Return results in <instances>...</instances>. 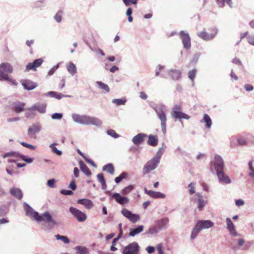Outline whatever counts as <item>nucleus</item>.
I'll return each instance as SVG.
<instances>
[{"label": "nucleus", "mask_w": 254, "mask_h": 254, "mask_svg": "<svg viewBox=\"0 0 254 254\" xmlns=\"http://www.w3.org/2000/svg\"><path fill=\"white\" fill-rule=\"evenodd\" d=\"M71 118L74 123L82 125H94L96 127H100L102 125V122L99 119L88 115L72 113Z\"/></svg>", "instance_id": "f257e3e1"}, {"label": "nucleus", "mask_w": 254, "mask_h": 254, "mask_svg": "<svg viewBox=\"0 0 254 254\" xmlns=\"http://www.w3.org/2000/svg\"><path fill=\"white\" fill-rule=\"evenodd\" d=\"M153 109L155 112L157 118L161 122V127L162 131L164 134L166 132V122H167V108L165 105L163 104H157L153 107Z\"/></svg>", "instance_id": "f03ea898"}, {"label": "nucleus", "mask_w": 254, "mask_h": 254, "mask_svg": "<svg viewBox=\"0 0 254 254\" xmlns=\"http://www.w3.org/2000/svg\"><path fill=\"white\" fill-rule=\"evenodd\" d=\"M41 217L40 220H37L38 222L44 221L48 223V225L45 224H42L41 225V229L44 231H51L57 224V222L52 218V216L48 212H45L40 215Z\"/></svg>", "instance_id": "7ed1b4c3"}, {"label": "nucleus", "mask_w": 254, "mask_h": 254, "mask_svg": "<svg viewBox=\"0 0 254 254\" xmlns=\"http://www.w3.org/2000/svg\"><path fill=\"white\" fill-rule=\"evenodd\" d=\"M13 67L7 63L0 64V81L5 80L9 77L8 74L12 73Z\"/></svg>", "instance_id": "20e7f679"}, {"label": "nucleus", "mask_w": 254, "mask_h": 254, "mask_svg": "<svg viewBox=\"0 0 254 254\" xmlns=\"http://www.w3.org/2000/svg\"><path fill=\"white\" fill-rule=\"evenodd\" d=\"M159 162L160 161L157 159H155L154 158H152L144 166L142 170V173L144 175L147 174L151 171L155 170L157 167Z\"/></svg>", "instance_id": "39448f33"}, {"label": "nucleus", "mask_w": 254, "mask_h": 254, "mask_svg": "<svg viewBox=\"0 0 254 254\" xmlns=\"http://www.w3.org/2000/svg\"><path fill=\"white\" fill-rule=\"evenodd\" d=\"M210 165L214 167L216 172L224 170V162L222 157L218 154H215L214 156V160L210 162Z\"/></svg>", "instance_id": "423d86ee"}, {"label": "nucleus", "mask_w": 254, "mask_h": 254, "mask_svg": "<svg viewBox=\"0 0 254 254\" xmlns=\"http://www.w3.org/2000/svg\"><path fill=\"white\" fill-rule=\"evenodd\" d=\"M211 33H208L205 31L198 32L197 33V35L204 41H210L213 40L216 37L218 30L217 28L213 27L211 29Z\"/></svg>", "instance_id": "0eeeda50"}, {"label": "nucleus", "mask_w": 254, "mask_h": 254, "mask_svg": "<svg viewBox=\"0 0 254 254\" xmlns=\"http://www.w3.org/2000/svg\"><path fill=\"white\" fill-rule=\"evenodd\" d=\"M42 127L39 122H36L30 126L27 129V135L31 138H35L36 133L41 131Z\"/></svg>", "instance_id": "6e6552de"}, {"label": "nucleus", "mask_w": 254, "mask_h": 254, "mask_svg": "<svg viewBox=\"0 0 254 254\" xmlns=\"http://www.w3.org/2000/svg\"><path fill=\"white\" fill-rule=\"evenodd\" d=\"M139 251L138 244L136 242H133L125 247L123 254H138Z\"/></svg>", "instance_id": "1a4fd4ad"}, {"label": "nucleus", "mask_w": 254, "mask_h": 254, "mask_svg": "<svg viewBox=\"0 0 254 254\" xmlns=\"http://www.w3.org/2000/svg\"><path fill=\"white\" fill-rule=\"evenodd\" d=\"M121 213L132 223H135L140 219L139 215L133 214L130 211L126 208H124L121 210Z\"/></svg>", "instance_id": "9d476101"}, {"label": "nucleus", "mask_w": 254, "mask_h": 254, "mask_svg": "<svg viewBox=\"0 0 254 254\" xmlns=\"http://www.w3.org/2000/svg\"><path fill=\"white\" fill-rule=\"evenodd\" d=\"M24 208L27 216L33 218L35 220H40L41 219L40 214L34 211L33 208L26 202L24 203Z\"/></svg>", "instance_id": "9b49d317"}, {"label": "nucleus", "mask_w": 254, "mask_h": 254, "mask_svg": "<svg viewBox=\"0 0 254 254\" xmlns=\"http://www.w3.org/2000/svg\"><path fill=\"white\" fill-rule=\"evenodd\" d=\"M69 210L70 212L76 218L79 222H84L86 220V215L78 209L70 207Z\"/></svg>", "instance_id": "f8f14e48"}, {"label": "nucleus", "mask_w": 254, "mask_h": 254, "mask_svg": "<svg viewBox=\"0 0 254 254\" xmlns=\"http://www.w3.org/2000/svg\"><path fill=\"white\" fill-rule=\"evenodd\" d=\"M192 201H197L198 204L197 207L199 210H201L203 208L205 205L207 204V201L203 199V196L200 193H196L194 195L190 197Z\"/></svg>", "instance_id": "ddd939ff"}, {"label": "nucleus", "mask_w": 254, "mask_h": 254, "mask_svg": "<svg viewBox=\"0 0 254 254\" xmlns=\"http://www.w3.org/2000/svg\"><path fill=\"white\" fill-rule=\"evenodd\" d=\"M181 40L183 44L184 48L186 50H189L191 47L190 38L189 34L184 31H181L180 32Z\"/></svg>", "instance_id": "4468645a"}, {"label": "nucleus", "mask_w": 254, "mask_h": 254, "mask_svg": "<svg viewBox=\"0 0 254 254\" xmlns=\"http://www.w3.org/2000/svg\"><path fill=\"white\" fill-rule=\"evenodd\" d=\"M47 105L44 103L33 104L31 107L26 109L28 111H36L40 114H44L46 112Z\"/></svg>", "instance_id": "2eb2a0df"}, {"label": "nucleus", "mask_w": 254, "mask_h": 254, "mask_svg": "<svg viewBox=\"0 0 254 254\" xmlns=\"http://www.w3.org/2000/svg\"><path fill=\"white\" fill-rule=\"evenodd\" d=\"M111 198L121 205H125L129 202V199L125 196H122L120 193L115 192L111 194Z\"/></svg>", "instance_id": "dca6fc26"}, {"label": "nucleus", "mask_w": 254, "mask_h": 254, "mask_svg": "<svg viewBox=\"0 0 254 254\" xmlns=\"http://www.w3.org/2000/svg\"><path fill=\"white\" fill-rule=\"evenodd\" d=\"M219 182L224 184H230L231 183V180L229 177L226 175L224 170L216 172Z\"/></svg>", "instance_id": "f3484780"}, {"label": "nucleus", "mask_w": 254, "mask_h": 254, "mask_svg": "<svg viewBox=\"0 0 254 254\" xmlns=\"http://www.w3.org/2000/svg\"><path fill=\"white\" fill-rule=\"evenodd\" d=\"M169 219L168 218H162L156 221V226L159 231L165 230L169 226Z\"/></svg>", "instance_id": "a211bd4d"}, {"label": "nucleus", "mask_w": 254, "mask_h": 254, "mask_svg": "<svg viewBox=\"0 0 254 254\" xmlns=\"http://www.w3.org/2000/svg\"><path fill=\"white\" fill-rule=\"evenodd\" d=\"M43 60L42 59H38L34 61L33 63H29L27 64L26 66V71H28L30 70H32L33 71L36 70V68L40 66L42 63Z\"/></svg>", "instance_id": "6ab92c4d"}, {"label": "nucleus", "mask_w": 254, "mask_h": 254, "mask_svg": "<svg viewBox=\"0 0 254 254\" xmlns=\"http://www.w3.org/2000/svg\"><path fill=\"white\" fill-rule=\"evenodd\" d=\"M196 224L201 230L210 228L214 225V223L210 220H199Z\"/></svg>", "instance_id": "aec40b11"}, {"label": "nucleus", "mask_w": 254, "mask_h": 254, "mask_svg": "<svg viewBox=\"0 0 254 254\" xmlns=\"http://www.w3.org/2000/svg\"><path fill=\"white\" fill-rule=\"evenodd\" d=\"M20 82L24 89L26 90H31L37 86V84L30 80H21Z\"/></svg>", "instance_id": "412c9836"}, {"label": "nucleus", "mask_w": 254, "mask_h": 254, "mask_svg": "<svg viewBox=\"0 0 254 254\" xmlns=\"http://www.w3.org/2000/svg\"><path fill=\"white\" fill-rule=\"evenodd\" d=\"M144 192L146 194L152 198H164L166 196L165 194L161 192L147 190L146 188L144 189Z\"/></svg>", "instance_id": "4be33fe9"}, {"label": "nucleus", "mask_w": 254, "mask_h": 254, "mask_svg": "<svg viewBox=\"0 0 254 254\" xmlns=\"http://www.w3.org/2000/svg\"><path fill=\"white\" fill-rule=\"evenodd\" d=\"M146 136V134L139 133L132 138V141L135 145H138L143 141L144 138Z\"/></svg>", "instance_id": "5701e85b"}, {"label": "nucleus", "mask_w": 254, "mask_h": 254, "mask_svg": "<svg viewBox=\"0 0 254 254\" xmlns=\"http://www.w3.org/2000/svg\"><path fill=\"white\" fill-rule=\"evenodd\" d=\"M171 115L172 118L178 119L179 120H181L182 119H185L188 120L190 118V117L189 115L182 112V111L177 112H176L175 113H174V114H171Z\"/></svg>", "instance_id": "b1692460"}, {"label": "nucleus", "mask_w": 254, "mask_h": 254, "mask_svg": "<svg viewBox=\"0 0 254 254\" xmlns=\"http://www.w3.org/2000/svg\"><path fill=\"white\" fill-rule=\"evenodd\" d=\"M144 226L143 225H138L133 228H129L128 235L130 237H134L140 234L143 231Z\"/></svg>", "instance_id": "393cba45"}, {"label": "nucleus", "mask_w": 254, "mask_h": 254, "mask_svg": "<svg viewBox=\"0 0 254 254\" xmlns=\"http://www.w3.org/2000/svg\"><path fill=\"white\" fill-rule=\"evenodd\" d=\"M10 193L19 200H21L23 197L22 190L17 188L13 187L10 190Z\"/></svg>", "instance_id": "a878e982"}, {"label": "nucleus", "mask_w": 254, "mask_h": 254, "mask_svg": "<svg viewBox=\"0 0 254 254\" xmlns=\"http://www.w3.org/2000/svg\"><path fill=\"white\" fill-rule=\"evenodd\" d=\"M168 73L172 79L174 80H179L181 78V71L180 70L171 69L168 71Z\"/></svg>", "instance_id": "bb28decb"}, {"label": "nucleus", "mask_w": 254, "mask_h": 254, "mask_svg": "<svg viewBox=\"0 0 254 254\" xmlns=\"http://www.w3.org/2000/svg\"><path fill=\"white\" fill-rule=\"evenodd\" d=\"M77 203L84 205L88 209L91 208L93 206L92 201L86 198L78 199Z\"/></svg>", "instance_id": "cd10ccee"}, {"label": "nucleus", "mask_w": 254, "mask_h": 254, "mask_svg": "<svg viewBox=\"0 0 254 254\" xmlns=\"http://www.w3.org/2000/svg\"><path fill=\"white\" fill-rule=\"evenodd\" d=\"M167 148V146L164 143H162V145L161 147L159 148V149L158 151L157 152L156 155L153 157L155 159H157L159 161H160V159L162 156V155L164 154V152L165 151L166 149Z\"/></svg>", "instance_id": "c85d7f7f"}, {"label": "nucleus", "mask_w": 254, "mask_h": 254, "mask_svg": "<svg viewBox=\"0 0 254 254\" xmlns=\"http://www.w3.org/2000/svg\"><path fill=\"white\" fill-rule=\"evenodd\" d=\"M80 169L81 171L84 173L87 176H90L91 173L87 166L82 161H79Z\"/></svg>", "instance_id": "c756f323"}, {"label": "nucleus", "mask_w": 254, "mask_h": 254, "mask_svg": "<svg viewBox=\"0 0 254 254\" xmlns=\"http://www.w3.org/2000/svg\"><path fill=\"white\" fill-rule=\"evenodd\" d=\"M201 231V230L199 228V227L195 224L194 227L193 228L190 236V239L191 241H193L194 240L200 232Z\"/></svg>", "instance_id": "7c9ffc66"}, {"label": "nucleus", "mask_w": 254, "mask_h": 254, "mask_svg": "<svg viewBox=\"0 0 254 254\" xmlns=\"http://www.w3.org/2000/svg\"><path fill=\"white\" fill-rule=\"evenodd\" d=\"M201 123H205V127L210 128L212 126V121L210 117L207 114H204L201 121Z\"/></svg>", "instance_id": "2f4dec72"}, {"label": "nucleus", "mask_w": 254, "mask_h": 254, "mask_svg": "<svg viewBox=\"0 0 254 254\" xmlns=\"http://www.w3.org/2000/svg\"><path fill=\"white\" fill-rule=\"evenodd\" d=\"M158 143V139L156 136L150 134L148 136L147 144L152 146H156Z\"/></svg>", "instance_id": "473e14b6"}, {"label": "nucleus", "mask_w": 254, "mask_h": 254, "mask_svg": "<svg viewBox=\"0 0 254 254\" xmlns=\"http://www.w3.org/2000/svg\"><path fill=\"white\" fill-rule=\"evenodd\" d=\"M25 105V103L20 102H17L14 104L13 110L15 113H20L23 111Z\"/></svg>", "instance_id": "72a5a7b5"}, {"label": "nucleus", "mask_w": 254, "mask_h": 254, "mask_svg": "<svg viewBox=\"0 0 254 254\" xmlns=\"http://www.w3.org/2000/svg\"><path fill=\"white\" fill-rule=\"evenodd\" d=\"M103 171H106L111 175H114L115 173V168L114 165L112 163H109L103 167Z\"/></svg>", "instance_id": "f704fd0d"}, {"label": "nucleus", "mask_w": 254, "mask_h": 254, "mask_svg": "<svg viewBox=\"0 0 254 254\" xmlns=\"http://www.w3.org/2000/svg\"><path fill=\"white\" fill-rule=\"evenodd\" d=\"M68 72L72 76L77 72V68L75 65L72 63H69L67 66Z\"/></svg>", "instance_id": "c9c22d12"}, {"label": "nucleus", "mask_w": 254, "mask_h": 254, "mask_svg": "<svg viewBox=\"0 0 254 254\" xmlns=\"http://www.w3.org/2000/svg\"><path fill=\"white\" fill-rule=\"evenodd\" d=\"M97 177L98 181L101 183L102 185V189L104 190H106L107 189V185L103 174L102 173L98 174L97 175Z\"/></svg>", "instance_id": "e433bc0d"}, {"label": "nucleus", "mask_w": 254, "mask_h": 254, "mask_svg": "<svg viewBox=\"0 0 254 254\" xmlns=\"http://www.w3.org/2000/svg\"><path fill=\"white\" fill-rule=\"evenodd\" d=\"M159 230L156 226L150 227L148 231H146L143 235H149L154 236L159 232Z\"/></svg>", "instance_id": "4c0bfd02"}, {"label": "nucleus", "mask_w": 254, "mask_h": 254, "mask_svg": "<svg viewBox=\"0 0 254 254\" xmlns=\"http://www.w3.org/2000/svg\"><path fill=\"white\" fill-rule=\"evenodd\" d=\"M74 249L76 251V253L79 254H87L88 253V249L83 246H76Z\"/></svg>", "instance_id": "58836bf2"}, {"label": "nucleus", "mask_w": 254, "mask_h": 254, "mask_svg": "<svg viewBox=\"0 0 254 254\" xmlns=\"http://www.w3.org/2000/svg\"><path fill=\"white\" fill-rule=\"evenodd\" d=\"M216 2L220 7H223L225 3L228 4L230 7H232V0H216Z\"/></svg>", "instance_id": "ea45409f"}, {"label": "nucleus", "mask_w": 254, "mask_h": 254, "mask_svg": "<svg viewBox=\"0 0 254 254\" xmlns=\"http://www.w3.org/2000/svg\"><path fill=\"white\" fill-rule=\"evenodd\" d=\"M96 83L99 88L105 90L107 92H109L110 88L107 84L104 83L101 81H97Z\"/></svg>", "instance_id": "a19ab883"}, {"label": "nucleus", "mask_w": 254, "mask_h": 254, "mask_svg": "<svg viewBox=\"0 0 254 254\" xmlns=\"http://www.w3.org/2000/svg\"><path fill=\"white\" fill-rule=\"evenodd\" d=\"M133 188L134 187L133 185H129L123 189L121 191V193L123 195H127L131 192V190H133Z\"/></svg>", "instance_id": "79ce46f5"}, {"label": "nucleus", "mask_w": 254, "mask_h": 254, "mask_svg": "<svg viewBox=\"0 0 254 254\" xmlns=\"http://www.w3.org/2000/svg\"><path fill=\"white\" fill-rule=\"evenodd\" d=\"M20 155H21V154L18 152L12 151V152H7V153L4 154L2 156V157H3V158H5L8 157H19L20 158Z\"/></svg>", "instance_id": "37998d69"}, {"label": "nucleus", "mask_w": 254, "mask_h": 254, "mask_svg": "<svg viewBox=\"0 0 254 254\" xmlns=\"http://www.w3.org/2000/svg\"><path fill=\"white\" fill-rule=\"evenodd\" d=\"M57 144L54 143L50 145V148L52 149L53 153L57 154L59 156H61L62 155V151L59 150L57 149V148L55 146V145Z\"/></svg>", "instance_id": "c03bdc74"}, {"label": "nucleus", "mask_w": 254, "mask_h": 254, "mask_svg": "<svg viewBox=\"0 0 254 254\" xmlns=\"http://www.w3.org/2000/svg\"><path fill=\"white\" fill-rule=\"evenodd\" d=\"M55 237L57 240H61L64 244H68L69 243V240L66 236H61L59 234H57L55 235Z\"/></svg>", "instance_id": "a18cd8bd"}, {"label": "nucleus", "mask_w": 254, "mask_h": 254, "mask_svg": "<svg viewBox=\"0 0 254 254\" xmlns=\"http://www.w3.org/2000/svg\"><path fill=\"white\" fill-rule=\"evenodd\" d=\"M126 102L125 99H114L112 100V102L118 106L125 105Z\"/></svg>", "instance_id": "49530a36"}, {"label": "nucleus", "mask_w": 254, "mask_h": 254, "mask_svg": "<svg viewBox=\"0 0 254 254\" xmlns=\"http://www.w3.org/2000/svg\"><path fill=\"white\" fill-rule=\"evenodd\" d=\"M63 14V11L60 10L54 16V19L58 23H60L62 21Z\"/></svg>", "instance_id": "de8ad7c7"}, {"label": "nucleus", "mask_w": 254, "mask_h": 254, "mask_svg": "<svg viewBox=\"0 0 254 254\" xmlns=\"http://www.w3.org/2000/svg\"><path fill=\"white\" fill-rule=\"evenodd\" d=\"M226 220L227 222V228L229 231L235 228L234 224L230 218L227 217Z\"/></svg>", "instance_id": "09e8293b"}, {"label": "nucleus", "mask_w": 254, "mask_h": 254, "mask_svg": "<svg viewBox=\"0 0 254 254\" xmlns=\"http://www.w3.org/2000/svg\"><path fill=\"white\" fill-rule=\"evenodd\" d=\"M107 133L109 135L114 137V138H117L120 137V135L117 133L116 131L112 129L108 130L107 131Z\"/></svg>", "instance_id": "8fccbe9b"}, {"label": "nucleus", "mask_w": 254, "mask_h": 254, "mask_svg": "<svg viewBox=\"0 0 254 254\" xmlns=\"http://www.w3.org/2000/svg\"><path fill=\"white\" fill-rule=\"evenodd\" d=\"M182 110V107L180 104H176L175 105L172 109V111L171 112V115L174 114L176 112H179Z\"/></svg>", "instance_id": "3c124183"}, {"label": "nucleus", "mask_w": 254, "mask_h": 254, "mask_svg": "<svg viewBox=\"0 0 254 254\" xmlns=\"http://www.w3.org/2000/svg\"><path fill=\"white\" fill-rule=\"evenodd\" d=\"M248 165H249V169L250 170V172L249 173V176H250L251 178H254V168L253 166L252 161H250L249 162Z\"/></svg>", "instance_id": "603ef678"}, {"label": "nucleus", "mask_w": 254, "mask_h": 254, "mask_svg": "<svg viewBox=\"0 0 254 254\" xmlns=\"http://www.w3.org/2000/svg\"><path fill=\"white\" fill-rule=\"evenodd\" d=\"M165 66L163 65H161L160 64L158 65L157 68L155 70V76H158L160 75V72L163 69H164ZM161 77H164V76L163 74L160 75Z\"/></svg>", "instance_id": "864d4df0"}, {"label": "nucleus", "mask_w": 254, "mask_h": 254, "mask_svg": "<svg viewBox=\"0 0 254 254\" xmlns=\"http://www.w3.org/2000/svg\"><path fill=\"white\" fill-rule=\"evenodd\" d=\"M132 13V9L130 7L128 8L126 11V15L128 17V21L129 22H131L133 21V18L131 16Z\"/></svg>", "instance_id": "5fc2aeb1"}, {"label": "nucleus", "mask_w": 254, "mask_h": 254, "mask_svg": "<svg viewBox=\"0 0 254 254\" xmlns=\"http://www.w3.org/2000/svg\"><path fill=\"white\" fill-rule=\"evenodd\" d=\"M20 158L24 161L27 163H31L33 162L34 159L32 158H28L26 156L21 154L20 155Z\"/></svg>", "instance_id": "6e6d98bb"}, {"label": "nucleus", "mask_w": 254, "mask_h": 254, "mask_svg": "<svg viewBox=\"0 0 254 254\" xmlns=\"http://www.w3.org/2000/svg\"><path fill=\"white\" fill-rule=\"evenodd\" d=\"M189 189V193L190 195L195 193V185L193 183L191 182L188 185Z\"/></svg>", "instance_id": "4d7b16f0"}, {"label": "nucleus", "mask_w": 254, "mask_h": 254, "mask_svg": "<svg viewBox=\"0 0 254 254\" xmlns=\"http://www.w3.org/2000/svg\"><path fill=\"white\" fill-rule=\"evenodd\" d=\"M195 74H196V70L194 69L189 71V73H188L189 77L190 79L191 80L192 82H193V80L195 77Z\"/></svg>", "instance_id": "13d9d810"}, {"label": "nucleus", "mask_w": 254, "mask_h": 254, "mask_svg": "<svg viewBox=\"0 0 254 254\" xmlns=\"http://www.w3.org/2000/svg\"><path fill=\"white\" fill-rule=\"evenodd\" d=\"M63 117L62 113H55L52 115L51 117L53 120H61Z\"/></svg>", "instance_id": "bf43d9fd"}, {"label": "nucleus", "mask_w": 254, "mask_h": 254, "mask_svg": "<svg viewBox=\"0 0 254 254\" xmlns=\"http://www.w3.org/2000/svg\"><path fill=\"white\" fill-rule=\"evenodd\" d=\"M8 211V207L6 205H3L0 207V214L1 215H5Z\"/></svg>", "instance_id": "052dcab7"}, {"label": "nucleus", "mask_w": 254, "mask_h": 254, "mask_svg": "<svg viewBox=\"0 0 254 254\" xmlns=\"http://www.w3.org/2000/svg\"><path fill=\"white\" fill-rule=\"evenodd\" d=\"M124 4L128 6L130 5V4H136L137 3V0H123Z\"/></svg>", "instance_id": "680f3d73"}, {"label": "nucleus", "mask_w": 254, "mask_h": 254, "mask_svg": "<svg viewBox=\"0 0 254 254\" xmlns=\"http://www.w3.org/2000/svg\"><path fill=\"white\" fill-rule=\"evenodd\" d=\"M55 183L56 180L54 179H50L47 182V185L51 188H54L56 187Z\"/></svg>", "instance_id": "e2e57ef3"}, {"label": "nucleus", "mask_w": 254, "mask_h": 254, "mask_svg": "<svg viewBox=\"0 0 254 254\" xmlns=\"http://www.w3.org/2000/svg\"><path fill=\"white\" fill-rule=\"evenodd\" d=\"M20 144L24 147L29 148L31 150H35L36 148V146H34L33 145L28 144L24 142H20Z\"/></svg>", "instance_id": "0e129e2a"}, {"label": "nucleus", "mask_w": 254, "mask_h": 254, "mask_svg": "<svg viewBox=\"0 0 254 254\" xmlns=\"http://www.w3.org/2000/svg\"><path fill=\"white\" fill-rule=\"evenodd\" d=\"M59 64H57L56 65L54 66L53 68H52L48 72V75L49 76L52 75L55 71L59 68Z\"/></svg>", "instance_id": "69168bd1"}, {"label": "nucleus", "mask_w": 254, "mask_h": 254, "mask_svg": "<svg viewBox=\"0 0 254 254\" xmlns=\"http://www.w3.org/2000/svg\"><path fill=\"white\" fill-rule=\"evenodd\" d=\"M248 43L253 46H254V34L250 35L247 37Z\"/></svg>", "instance_id": "338daca9"}, {"label": "nucleus", "mask_w": 254, "mask_h": 254, "mask_svg": "<svg viewBox=\"0 0 254 254\" xmlns=\"http://www.w3.org/2000/svg\"><path fill=\"white\" fill-rule=\"evenodd\" d=\"M156 249L158 251V254H163L164 252L162 250V244H159L156 246Z\"/></svg>", "instance_id": "774afa93"}]
</instances>
